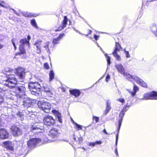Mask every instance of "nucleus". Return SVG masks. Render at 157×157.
Here are the masks:
<instances>
[{
	"mask_svg": "<svg viewBox=\"0 0 157 157\" xmlns=\"http://www.w3.org/2000/svg\"><path fill=\"white\" fill-rule=\"evenodd\" d=\"M52 112L56 117L59 122L60 123H62V120L61 119V114L55 110H53L52 111Z\"/></svg>",
	"mask_w": 157,
	"mask_h": 157,
	"instance_id": "obj_18",
	"label": "nucleus"
},
{
	"mask_svg": "<svg viewBox=\"0 0 157 157\" xmlns=\"http://www.w3.org/2000/svg\"><path fill=\"white\" fill-rule=\"evenodd\" d=\"M3 101V99L2 97L0 95V104H1Z\"/></svg>",
	"mask_w": 157,
	"mask_h": 157,
	"instance_id": "obj_49",
	"label": "nucleus"
},
{
	"mask_svg": "<svg viewBox=\"0 0 157 157\" xmlns=\"http://www.w3.org/2000/svg\"><path fill=\"white\" fill-rule=\"evenodd\" d=\"M112 54L117 60L120 61L121 60V56L118 54H117V52H113L112 53Z\"/></svg>",
	"mask_w": 157,
	"mask_h": 157,
	"instance_id": "obj_27",
	"label": "nucleus"
},
{
	"mask_svg": "<svg viewBox=\"0 0 157 157\" xmlns=\"http://www.w3.org/2000/svg\"><path fill=\"white\" fill-rule=\"evenodd\" d=\"M43 127H41V128L39 127L38 128H37V130L36 131V132H43L44 131V129H43Z\"/></svg>",
	"mask_w": 157,
	"mask_h": 157,
	"instance_id": "obj_38",
	"label": "nucleus"
},
{
	"mask_svg": "<svg viewBox=\"0 0 157 157\" xmlns=\"http://www.w3.org/2000/svg\"><path fill=\"white\" fill-rule=\"evenodd\" d=\"M73 122L74 123L75 125V127L78 130L82 129V126L81 125L78 124H77L74 121H73Z\"/></svg>",
	"mask_w": 157,
	"mask_h": 157,
	"instance_id": "obj_37",
	"label": "nucleus"
},
{
	"mask_svg": "<svg viewBox=\"0 0 157 157\" xmlns=\"http://www.w3.org/2000/svg\"><path fill=\"white\" fill-rule=\"evenodd\" d=\"M110 79V76L109 75H108L107 76H106L105 79V81L106 82H108V81Z\"/></svg>",
	"mask_w": 157,
	"mask_h": 157,
	"instance_id": "obj_48",
	"label": "nucleus"
},
{
	"mask_svg": "<svg viewBox=\"0 0 157 157\" xmlns=\"http://www.w3.org/2000/svg\"><path fill=\"white\" fill-rule=\"evenodd\" d=\"M105 57L106 58V59L107 61V63L109 65L110 63V58L109 56L107 55V54L105 53Z\"/></svg>",
	"mask_w": 157,
	"mask_h": 157,
	"instance_id": "obj_36",
	"label": "nucleus"
},
{
	"mask_svg": "<svg viewBox=\"0 0 157 157\" xmlns=\"http://www.w3.org/2000/svg\"><path fill=\"white\" fill-rule=\"evenodd\" d=\"M6 84H8V82H6L5 83V85L2 88L0 87V92L2 93H3V94H6V92L8 89L7 88L10 87L12 88L14 87H11L7 85Z\"/></svg>",
	"mask_w": 157,
	"mask_h": 157,
	"instance_id": "obj_15",
	"label": "nucleus"
},
{
	"mask_svg": "<svg viewBox=\"0 0 157 157\" xmlns=\"http://www.w3.org/2000/svg\"><path fill=\"white\" fill-rule=\"evenodd\" d=\"M11 10H13L14 11V13H15L16 14H17V13H16V11H15V10H14V9H11Z\"/></svg>",
	"mask_w": 157,
	"mask_h": 157,
	"instance_id": "obj_60",
	"label": "nucleus"
},
{
	"mask_svg": "<svg viewBox=\"0 0 157 157\" xmlns=\"http://www.w3.org/2000/svg\"><path fill=\"white\" fill-rule=\"evenodd\" d=\"M49 81H50L54 78V73L53 71H51L49 73Z\"/></svg>",
	"mask_w": 157,
	"mask_h": 157,
	"instance_id": "obj_33",
	"label": "nucleus"
},
{
	"mask_svg": "<svg viewBox=\"0 0 157 157\" xmlns=\"http://www.w3.org/2000/svg\"><path fill=\"white\" fill-rule=\"evenodd\" d=\"M42 40H38L34 44V45L36 46L37 48V52L38 53H40L41 52L40 45L41 44Z\"/></svg>",
	"mask_w": 157,
	"mask_h": 157,
	"instance_id": "obj_16",
	"label": "nucleus"
},
{
	"mask_svg": "<svg viewBox=\"0 0 157 157\" xmlns=\"http://www.w3.org/2000/svg\"><path fill=\"white\" fill-rule=\"evenodd\" d=\"M117 100L119 101L122 102L123 103H124L125 102V100L123 98H119Z\"/></svg>",
	"mask_w": 157,
	"mask_h": 157,
	"instance_id": "obj_47",
	"label": "nucleus"
},
{
	"mask_svg": "<svg viewBox=\"0 0 157 157\" xmlns=\"http://www.w3.org/2000/svg\"><path fill=\"white\" fill-rule=\"evenodd\" d=\"M3 47V45L1 44H0V49H1Z\"/></svg>",
	"mask_w": 157,
	"mask_h": 157,
	"instance_id": "obj_59",
	"label": "nucleus"
},
{
	"mask_svg": "<svg viewBox=\"0 0 157 157\" xmlns=\"http://www.w3.org/2000/svg\"><path fill=\"white\" fill-rule=\"evenodd\" d=\"M16 42H17V40L16 39L13 38L11 40V42L13 44V45L14 46V49L16 50L17 49V47L15 44V43Z\"/></svg>",
	"mask_w": 157,
	"mask_h": 157,
	"instance_id": "obj_35",
	"label": "nucleus"
},
{
	"mask_svg": "<svg viewBox=\"0 0 157 157\" xmlns=\"http://www.w3.org/2000/svg\"><path fill=\"white\" fill-rule=\"evenodd\" d=\"M29 87L31 91L36 92L38 90L40 89L41 86L38 82H31L29 83Z\"/></svg>",
	"mask_w": 157,
	"mask_h": 157,
	"instance_id": "obj_5",
	"label": "nucleus"
},
{
	"mask_svg": "<svg viewBox=\"0 0 157 157\" xmlns=\"http://www.w3.org/2000/svg\"><path fill=\"white\" fill-rule=\"evenodd\" d=\"M39 127H37V126H36L35 125H34L32 126V127L31 128V130H37V128H38Z\"/></svg>",
	"mask_w": 157,
	"mask_h": 157,
	"instance_id": "obj_42",
	"label": "nucleus"
},
{
	"mask_svg": "<svg viewBox=\"0 0 157 157\" xmlns=\"http://www.w3.org/2000/svg\"><path fill=\"white\" fill-rule=\"evenodd\" d=\"M1 11L0 10V15L1 14Z\"/></svg>",
	"mask_w": 157,
	"mask_h": 157,
	"instance_id": "obj_63",
	"label": "nucleus"
},
{
	"mask_svg": "<svg viewBox=\"0 0 157 157\" xmlns=\"http://www.w3.org/2000/svg\"><path fill=\"white\" fill-rule=\"evenodd\" d=\"M18 116L20 117L21 118V119L22 120V119H23V115L21 113H19L18 114Z\"/></svg>",
	"mask_w": 157,
	"mask_h": 157,
	"instance_id": "obj_50",
	"label": "nucleus"
},
{
	"mask_svg": "<svg viewBox=\"0 0 157 157\" xmlns=\"http://www.w3.org/2000/svg\"><path fill=\"white\" fill-rule=\"evenodd\" d=\"M55 141V140H49L48 142H53Z\"/></svg>",
	"mask_w": 157,
	"mask_h": 157,
	"instance_id": "obj_61",
	"label": "nucleus"
},
{
	"mask_svg": "<svg viewBox=\"0 0 157 157\" xmlns=\"http://www.w3.org/2000/svg\"><path fill=\"white\" fill-rule=\"evenodd\" d=\"M16 74L21 79V81L22 82V80L25 77V70L21 67L17 68L16 69Z\"/></svg>",
	"mask_w": 157,
	"mask_h": 157,
	"instance_id": "obj_9",
	"label": "nucleus"
},
{
	"mask_svg": "<svg viewBox=\"0 0 157 157\" xmlns=\"http://www.w3.org/2000/svg\"><path fill=\"white\" fill-rule=\"evenodd\" d=\"M17 92L18 94H17V97L19 98H23V96L25 94L26 91V88L24 85L17 86L16 88Z\"/></svg>",
	"mask_w": 157,
	"mask_h": 157,
	"instance_id": "obj_4",
	"label": "nucleus"
},
{
	"mask_svg": "<svg viewBox=\"0 0 157 157\" xmlns=\"http://www.w3.org/2000/svg\"><path fill=\"white\" fill-rule=\"evenodd\" d=\"M139 90V88L136 86L134 85L133 89V92H131L128 90L131 95L133 97L135 95L136 93Z\"/></svg>",
	"mask_w": 157,
	"mask_h": 157,
	"instance_id": "obj_21",
	"label": "nucleus"
},
{
	"mask_svg": "<svg viewBox=\"0 0 157 157\" xmlns=\"http://www.w3.org/2000/svg\"><path fill=\"white\" fill-rule=\"evenodd\" d=\"M33 102L31 100L29 99H27L24 101V105L26 108H28L33 105Z\"/></svg>",
	"mask_w": 157,
	"mask_h": 157,
	"instance_id": "obj_22",
	"label": "nucleus"
},
{
	"mask_svg": "<svg viewBox=\"0 0 157 157\" xmlns=\"http://www.w3.org/2000/svg\"><path fill=\"white\" fill-rule=\"evenodd\" d=\"M121 48V47L120 44L116 42L115 49L113 52H119L120 51Z\"/></svg>",
	"mask_w": 157,
	"mask_h": 157,
	"instance_id": "obj_24",
	"label": "nucleus"
},
{
	"mask_svg": "<svg viewBox=\"0 0 157 157\" xmlns=\"http://www.w3.org/2000/svg\"><path fill=\"white\" fill-rule=\"evenodd\" d=\"M49 45V42H47L44 43V48L46 51L48 52H49V49L48 47Z\"/></svg>",
	"mask_w": 157,
	"mask_h": 157,
	"instance_id": "obj_32",
	"label": "nucleus"
},
{
	"mask_svg": "<svg viewBox=\"0 0 157 157\" xmlns=\"http://www.w3.org/2000/svg\"><path fill=\"white\" fill-rule=\"evenodd\" d=\"M123 75L126 78H127V79H128V80L130 81H132V80H131V79H133L135 80V79L133 78L135 77H136V76H133L132 77L130 74L125 73L123 74Z\"/></svg>",
	"mask_w": 157,
	"mask_h": 157,
	"instance_id": "obj_26",
	"label": "nucleus"
},
{
	"mask_svg": "<svg viewBox=\"0 0 157 157\" xmlns=\"http://www.w3.org/2000/svg\"><path fill=\"white\" fill-rule=\"evenodd\" d=\"M122 118H121L119 121V128H118V131L119 132L120 128L121 127V124L122 122Z\"/></svg>",
	"mask_w": 157,
	"mask_h": 157,
	"instance_id": "obj_43",
	"label": "nucleus"
},
{
	"mask_svg": "<svg viewBox=\"0 0 157 157\" xmlns=\"http://www.w3.org/2000/svg\"><path fill=\"white\" fill-rule=\"evenodd\" d=\"M103 132L104 133H105V134H107V132H106V131L105 129H104Z\"/></svg>",
	"mask_w": 157,
	"mask_h": 157,
	"instance_id": "obj_58",
	"label": "nucleus"
},
{
	"mask_svg": "<svg viewBox=\"0 0 157 157\" xmlns=\"http://www.w3.org/2000/svg\"><path fill=\"white\" fill-rule=\"evenodd\" d=\"M70 93L74 95L75 97H77L79 96L80 94V92L78 90H70Z\"/></svg>",
	"mask_w": 157,
	"mask_h": 157,
	"instance_id": "obj_19",
	"label": "nucleus"
},
{
	"mask_svg": "<svg viewBox=\"0 0 157 157\" xmlns=\"http://www.w3.org/2000/svg\"><path fill=\"white\" fill-rule=\"evenodd\" d=\"M152 31L156 35V34L157 33V28L155 24L151 26L150 28Z\"/></svg>",
	"mask_w": 157,
	"mask_h": 157,
	"instance_id": "obj_28",
	"label": "nucleus"
},
{
	"mask_svg": "<svg viewBox=\"0 0 157 157\" xmlns=\"http://www.w3.org/2000/svg\"><path fill=\"white\" fill-rule=\"evenodd\" d=\"M31 25L33 26L34 27L38 28V27L36 23V21L35 20L33 19L31 21Z\"/></svg>",
	"mask_w": 157,
	"mask_h": 157,
	"instance_id": "obj_34",
	"label": "nucleus"
},
{
	"mask_svg": "<svg viewBox=\"0 0 157 157\" xmlns=\"http://www.w3.org/2000/svg\"><path fill=\"white\" fill-rule=\"evenodd\" d=\"M12 71V69L8 67L4 68L2 71L3 73L8 76L6 82H8V84L6 85L11 87H15L17 82L14 75H11Z\"/></svg>",
	"mask_w": 157,
	"mask_h": 157,
	"instance_id": "obj_1",
	"label": "nucleus"
},
{
	"mask_svg": "<svg viewBox=\"0 0 157 157\" xmlns=\"http://www.w3.org/2000/svg\"><path fill=\"white\" fill-rule=\"evenodd\" d=\"M0 6H1L3 7H4V8H6V6H5L2 5V4H1V3H0Z\"/></svg>",
	"mask_w": 157,
	"mask_h": 157,
	"instance_id": "obj_55",
	"label": "nucleus"
},
{
	"mask_svg": "<svg viewBox=\"0 0 157 157\" xmlns=\"http://www.w3.org/2000/svg\"><path fill=\"white\" fill-rule=\"evenodd\" d=\"M58 134L57 129L55 128L51 129L49 132V135L53 138L56 137Z\"/></svg>",
	"mask_w": 157,
	"mask_h": 157,
	"instance_id": "obj_17",
	"label": "nucleus"
},
{
	"mask_svg": "<svg viewBox=\"0 0 157 157\" xmlns=\"http://www.w3.org/2000/svg\"><path fill=\"white\" fill-rule=\"evenodd\" d=\"M68 19L66 16H64V19L63 21L62 25L59 27L58 28L56 29L55 28H54V30L55 31H60L63 30L64 28L65 27L67 23Z\"/></svg>",
	"mask_w": 157,
	"mask_h": 157,
	"instance_id": "obj_11",
	"label": "nucleus"
},
{
	"mask_svg": "<svg viewBox=\"0 0 157 157\" xmlns=\"http://www.w3.org/2000/svg\"><path fill=\"white\" fill-rule=\"evenodd\" d=\"M94 36L95 39L96 40H97L98 39V38L99 37L98 36H97L96 35H94Z\"/></svg>",
	"mask_w": 157,
	"mask_h": 157,
	"instance_id": "obj_52",
	"label": "nucleus"
},
{
	"mask_svg": "<svg viewBox=\"0 0 157 157\" xmlns=\"http://www.w3.org/2000/svg\"><path fill=\"white\" fill-rule=\"evenodd\" d=\"M141 100H157V92H152L145 93L143 95V98Z\"/></svg>",
	"mask_w": 157,
	"mask_h": 157,
	"instance_id": "obj_3",
	"label": "nucleus"
},
{
	"mask_svg": "<svg viewBox=\"0 0 157 157\" xmlns=\"http://www.w3.org/2000/svg\"><path fill=\"white\" fill-rule=\"evenodd\" d=\"M126 107H124L121 111H123L124 112V113H125V109H126Z\"/></svg>",
	"mask_w": 157,
	"mask_h": 157,
	"instance_id": "obj_53",
	"label": "nucleus"
},
{
	"mask_svg": "<svg viewBox=\"0 0 157 157\" xmlns=\"http://www.w3.org/2000/svg\"><path fill=\"white\" fill-rule=\"evenodd\" d=\"M101 142L100 141H96L95 142H91L89 143L88 145L90 146H94L96 144H101Z\"/></svg>",
	"mask_w": 157,
	"mask_h": 157,
	"instance_id": "obj_29",
	"label": "nucleus"
},
{
	"mask_svg": "<svg viewBox=\"0 0 157 157\" xmlns=\"http://www.w3.org/2000/svg\"><path fill=\"white\" fill-rule=\"evenodd\" d=\"M64 36V33L60 34L57 38L54 39L52 41L53 43L54 44L58 43L59 41Z\"/></svg>",
	"mask_w": 157,
	"mask_h": 157,
	"instance_id": "obj_20",
	"label": "nucleus"
},
{
	"mask_svg": "<svg viewBox=\"0 0 157 157\" xmlns=\"http://www.w3.org/2000/svg\"><path fill=\"white\" fill-rule=\"evenodd\" d=\"M23 16L25 17H30L32 16H36L28 12H25L22 13Z\"/></svg>",
	"mask_w": 157,
	"mask_h": 157,
	"instance_id": "obj_30",
	"label": "nucleus"
},
{
	"mask_svg": "<svg viewBox=\"0 0 157 157\" xmlns=\"http://www.w3.org/2000/svg\"><path fill=\"white\" fill-rule=\"evenodd\" d=\"M16 143V142H11L10 141L4 142L2 144L3 146L10 151L14 150V147Z\"/></svg>",
	"mask_w": 157,
	"mask_h": 157,
	"instance_id": "obj_6",
	"label": "nucleus"
},
{
	"mask_svg": "<svg viewBox=\"0 0 157 157\" xmlns=\"http://www.w3.org/2000/svg\"><path fill=\"white\" fill-rule=\"evenodd\" d=\"M19 50L20 51V52H21V54H25V51L24 48V47L21 46V45H20Z\"/></svg>",
	"mask_w": 157,
	"mask_h": 157,
	"instance_id": "obj_31",
	"label": "nucleus"
},
{
	"mask_svg": "<svg viewBox=\"0 0 157 157\" xmlns=\"http://www.w3.org/2000/svg\"><path fill=\"white\" fill-rule=\"evenodd\" d=\"M46 93L50 97H52L53 95V94L52 93V90L50 91H49L48 92H47Z\"/></svg>",
	"mask_w": 157,
	"mask_h": 157,
	"instance_id": "obj_39",
	"label": "nucleus"
},
{
	"mask_svg": "<svg viewBox=\"0 0 157 157\" xmlns=\"http://www.w3.org/2000/svg\"><path fill=\"white\" fill-rule=\"evenodd\" d=\"M9 137V133L5 129H0V139H5Z\"/></svg>",
	"mask_w": 157,
	"mask_h": 157,
	"instance_id": "obj_12",
	"label": "nucleus"
},
{
	"mask_svg": "<svg viewBox=\"0 0 157 157\" xmlns=\"http://www.w3.org/2000/svg\"><path fill=\"white\" fill-rule=\"evenodd\" d=\"M133 78L137 83L140 85L144 87H147V85L146 83L144 82L140 78H138L137 77H135Z\"/></svg>",
	"mask_w": 157,
	"mask_h": 157,
	"instance_id": "obj_13",
	"label": "nucleus"
},
{
	"mask_svg": "<svg viewBox=\"0 0 157 157\" xmlns=\"http://www.w3.org/2000/svg\"><path fill=\"white\" fill-rule=\"evenodd\" d=\"M118 133L116 135V145H117V140H118Z\"/></svg>",
	"mask_w": 157,
	"mask_h": 157,
	"instance_id": "obj_51",
	"label": "nucleus"
},
{
	"mask_svg": "<svg viewBox=\"0 0 157 157\" xmlns=\"http://www.w3.org/2000/svg\"><path fill=\"white\" fill-rule=\"evenodd\" d=\"M41 140L38 138H33L29 140L27 142V145L29 148H31L35 147L36 145L40 143Z\"/></svg>",
	"mask_w": 157,
	"mask_h": 157,
	"instance_id": "obj_8",
	"label": "nucleus"
},
{
	"mask_svg": "<svg viewBox=\"0 0 157 157\" xmlns=\"http://www.w3.org/2000/svg\"><path fill=\"white\" fill-rule=\"evenodd\" d=\"M124 52L126 57L127 58H130V56L128 52L126 51L125 50H124Z\"/></svg>",
	"mask_w": 157,
	"mask_h": 157,
	"instance_id": "obj_40",
	"label": "nucleus"
},
{
	"mask_svg": "<svg viewBox=\"0 0 157 157\" xmlns=\"http://www.w3.org/2000/svg\"><path fill=\"white\" fill-rule=\"evenodd\" d=\"M115 67L118 71L121 74L123 75L125 73L124 69L121 64L116 65Z\"/></svg>",
	"mask_w": 157,
	"mask_h": 157,
	"instance_id": "obj_14",
	"label": "nucleus"
},
{
	"mask_svg": "<svg viewBox=\"0 0 157 157\" xmlns=\"http://www.w3.org/2000/svg\"><path fill=\"white\" fill-rule=\"evenodd\" d=\"M37 105L38 108L40 109L46 113H48L51 108V104L48 102L40 101L37 103Z\"/></svg>",
	"mask_w": 157,
	"mask_h": 157,
	"instance_id": "obj_2",
	"label": "nucleus"
},
{
	"mask_svg": "<svg viewBox=\"0 0 157 157\" xmlns=\"http://www.w3.org/2000/svg\"><path fill=\"white\" fill-rule=\"evenodd\" d=\"M93 119L94 120H95L96 122H98L99 121V119L98 117L94 116L93 117Z\"/></svg>",
	"mask_w": 157,
	"mask_h": 157,
	"instance_id": "obj_46",
	"label": "nucleus"
},
{
	"mask_svg": "<svg viewBox=\"0 0 157 157\" xmlns=\"http://www.w3.org/2000/svg\"><path fill=\"white\" fill-rule=\"evenodd\" d=\"M89 34L91 33V31L90 30H89Z\"/></svg>",
	"mask_w": 157,
	"mask_h": 157,
	"instance_id": "obj_62",
	"label": "nucleus"
},
{
	"mask_svg": "<svg viewBox=\"0 0 157 157\" xmlns=\"http://www.w3.org/2000/svg\"><path fill=\"white\" fill-rule=\"evenodd\" d=\"M110 102L109 100H108L107 101V105H106V110L105 111V114H106L111 109V107L110 106Z\"/></svg>",
	"mask_w": 157,
	"mask_h": 157,
	"instance_id": "obj_25",
	"label": "nucleus"
},
{
	"mask_svg": "<svg viewBox=\"0 0 157 157\" xmlns=\"http://www.w3.org/2000/svg\"><path fill=\"white\" fill-rule=\"evenodd\" d=\"M82 148L83 149L85 150V148Z\"/></svg>",
	"mask_w": 157,
	"mask_h": 157,
	"instance_id": "obj_64",
	"label": "nucleus"
},
{
	"mask_svg": "<svg viewBox=\"0 0 157 157\" xmlns=\"http://www.w3.org/2000/svg\"><path fill=\"white\" fill-rule=\"evenodd\" d=\"M20 43L21 46L24 47V46L25 45L29 46V41H27L26 39H22L20 40Z\"/></svg>",
	"mask_w": 157,
	"mask_h": 157,
	"instance_id": "obj_23",
	"label": "nucleus"
},
{
	"mask_svg": "<svg viewBox=\"0 0 157 157\" xmlns=\"http://www.w3.org/2000/svg\"><path fill=\"white\" fill-rule=\"evenodd\" d=\"M125 113L123 111H121L119 114V117L121 118H122L124 114Z\"/></svg>",
	"mask_w": 157,
	"mask_h": 157,
	"instance_id": "obj_44",
	"label": "nucleus"
},
{
	"mask_svg": "<svg viewBox=\"0 0 157 157\" xmlns=\"http://www.w3.org/2000/svg\"><path fill=\"white\" fill-rule=\"evenodd\" d=\"M44 87V91L46 92V93H47V92H48L49 91L51 90H52L51 89H50L49 88L45 87L44 86H43Z\"/></svg>",
	"mask_w": 157,
	"mask_h": 157,
	"instance_id": "obj_41",
	"label": "nucleus"
},
{
	"mask_svg": "<svg viewBox=\"0 0 157 157\" xmlns=\"http://www.w3.org/2000/svg\"><path fill=\"white\" fill-rule=\"evenodd\" d=\"M12 134L14 136H18L21 134L20 129L16 126H12L11 128Z\"/></svg>",
	"mask_w": 157,
	"mask_h": 157,
	"instance_id": "obj_10",
	"label": "nucleus"
},
{
	"mask_svg": "<svg viewBox=\"0 0 157 157\" xmlns=\"http://www.w3.org/2000/svg\"><path fill=\"white\" fill-rule=\"evenodd\" d=\"M115 153L117 155H118V152L117 148H116L115 151Z\"/></svg>",
	"mask_w": 157,
	"mask_h": 157,
	"instance_id": "obj_57",
	"label": "nucleus"
},
{
	"mask_svg": "<svg viewBox=\"0 0 157 157\" xmlns=\"http://www.w3.org/2000/svg\"><path fill=\"white\" fill-rule=\"evenodd\" d=\"M44 124L47 126H50L55 124V120L51 116H48L45 117L44 118Z\"/></svg>",
	"mask_w": 157,
	"mask_h": 157,
	"instance_id": "obj_7",
	"label": "nucleus"
},
{
	"mask_svg": "<svg viewBox=\"0 0 157 157\" xmlns=\"http://www.w3.org/2000/svg\"><path fill=\"white\" fill-rule=\"evenodd\" d=\"M31 38V37H30V36L28 35L27 36V39L28 40V41H29L30 40Z\"/></svg>",
	"mask_w": 157,
	"mask_h": 157,
	"instance_id": "obj_54",
	"label": "nucleus"
},
{
	"mask_svg": "<svg viewBox=\"0 0 157 157\" xmlns=\"http://www.w3.org/2000/svg\"><path fill=\"white\" fill-rule=\"evenodd\" d=\"M21 54V52H19L16 53L15 54V55L16 56H17V55H20Z\"/></svg>",
	"mask_w": 157,
	"mask_h": 157,
	"instance_id": "obj_56",
	"label": "nucleus"
},
{
	"mask_svg": "<svg viewBox=\"0 0 157 157\" xmlns=\"http://www.w3.org/2000/svg\"><path fill=\"white\" fill-rule=\"evenodd\" d=\"M44 66L45 68L48 69L49 68V66L48 63H46L44 64Z\"/></svg>",
	"mask_w": 157,
	"mask_h": 157,
	"instance_id": "obj_45",
	"label": "nucleus"
}]
</instances>
